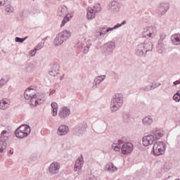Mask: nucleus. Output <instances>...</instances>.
<instances>
[{
  "label": "nucleus",
  "instance_id": "f257e3e1",
  "mask_svg": "<svg viewBox=\"0 0 180 180\" xmlns=\"http://www.w3.org/2000/svg\"><path fill=\"white\" fill-rule=\"evenodd\" d=\"M112 149L114 151H120L122 150V154L123 155H127L133 151V143L130 142H124L123 139L115 141L112 146Z\"/></svg>",
  "mask_w": 180,
  "mask_h": 180
},
{
  "label": "nucleus",
  "instance_id": "f03ea898",
  "mask_svg": "<svg viewBox=\"0 0 180 180\" xmlns=\"http://www.w3.org/2000/svg\"><path fill=\"white\" fill-rule=\"evenodd\" d=\"M153 51V43L148 39H145L143 42H141L138 44L136 49V55L139 57H146V54L148 51Z\"/></svg>",
  "mask_w": 180,
  "mask_h": 180
},
{
  "label": "nucleus",
  "instance_id": "7ed1b4c3",
  "mask_svg": "<svg viewBox=\"0 0 180 180\" xmlns=\"http://www.w3.org/2000/svg\"><path fill=\"white\" fill-rule=\"evenodd\" d=\"M24 96L25 99L30 101V103L32 106H37V105L43 103V100L37 97L36 90L34 89L28 88L26 89L24 93Z\"/></svg>",
  "mask_w": 180,
  "mask_h": 180
},
{
  "label": "nucleus",
  "instance_id": "20e7f679",
  "mask_svg": "<svg viewBox=\"0 0 180 180\" xmlns=\"http://www.w3.org/2000/svg\"><path fill=\"white\" fill-rule=\"evenodd\" d=\"M123 106V94H116L113 96L111 103H110V109L112 112H116L119 110L120 108Z\"/></svg>",
  "mask_w": 180,
  "mask_h": 180
},
{
  "label": "nucleus",
  "instance_id": "39448f33",
  "mask_svg": "<svg viewBox=\"0 0 180 180\" xmlns=\"http://www.w3.org/2000/svg\"><path fill=\"white\" fill-rule=\"evenodd\" d=\"M71 37V32L65 30L58 33L54 39V45L56 46H61L64 41H67Z\"/></svg>",
  "mask_w": 180,
  "mask_h": 180
},
{
  "label": "nucleus",
  "instance_id": "423d86ee",
  "mask_svg": "<svg viewBox=\"0 0 180 180\" xmlns=\"http://www.w3.org/2000/svg\"><path fill=\"white\" fill-rule=\"evenodd\" d=\"M11 137V133L8 131H3L0 136V155H4L5 150L8 146L7 141Z\"/></svg>",
  "mask_w": 180,
  "mask_h": 180
},
{
  "label": "nucleus",
  "instance_id": "0eeeda50",
  "mask_svg": "<svg viewBox=\"0 0 180 180\" xmlns=\"http://www.w3.org/2000/svg\"><path fill=\"white\" fill-rule=\"evenodd\" d=\"M31 131L32 129L29 125L22 124L15 130V134L18 139H25L30 134Z\"/></svg>",
  "mask_w": 180,
  "mask_h": 180
},
{
  "label": "nucleus",
  "instance_id": "6e6552de",
  "mask_svg": "<svg viewBox=\"0 0 180 180\" xmlns=\"http://www.w3.org/2000/svg\"><path fill=\"white\" fill-rule=\"evenodd\" d=\"M102 11V7H101V4H94L92 7L87 8V19L88 20H92V19H95L96 16V13H99Z\"/></svg>",
  "mask_w": 180,
  "mask_h": 180
},
{
  "label": "nucleus",
  "instance_id": "1a4fd4ad",
  "mask_svg": "<svg viewBox=\"0 0 180 180\" xmlns=\"http://www.w3.org/2000/svg\"><path fill=\"white\" fill-rule=\"evenodd\" d=\"M116 49V43L115 41H109L103 45V54L105 57L111 56Z\"/></svg>",
  "mask_w": 180,
  "mask_h": 180
},
{
  "label": "nucleus",
  "instance_id": "9d476101",
  "mask_svg": "<svg viewBox=\"0 0 180 180\" xmlns=\"http://www.w3.org/2000/svg\"><path fill=\"white\" fill-rule=\"evenodd\" d=\"M153 152L154 155L160 156L162 155L165 153V145L163 142H155L153 144Z\"/></svg>",
  "mask_w": 180,
  "mask_h": 180
},
{
  "label": "nucleus",
  "instance_id": "9b49d317",
  "mask_svg": "<svg viewBox=\"0 0 180 180\" xmlns=\"http://www.w3.org/2000/svg\"><path fill=\"white\" fill-rule=\"evenodd\" d=\"M169 9V3L162 2L158 5L156 12L158 16H164L167 11Z\"/></svg>",
  "mask_w": 180,
  "mask_h": 180
},
{
  "label": "nucleus",
  "instance_id": "f8f14e48",
  "mask_svg": "<svg viewBox=\"0 0 180 180\" xmlns=\"http://www.w3.org/2000/svg\"><path fill=\"white\" fill-rule=\"evenodd\" d=\"M61 169V165L58 162H53L50 164L48 171L50 175H57L58 172H60V169Z\"/></svg>",
  "mask_w": 180,
  "mask_h": 180
},
{
  "label": "nucleus",
  "instance_id": "ddd939ff",
  "mask_svg": "<svg viewBox=\"0 0 180 180\" xmlns=\"http://www.w3.org/2000/svg\"><path fill=\"white\" fill-rule=\"evenodd\" d=\"M73 131L76 136H82L86 131V124H79L76 126Z\"/></svg>",
  "mask_w": 180,
  "mask_h": 180
},
{
  "label": "nucleus",
  "instance_id": "4468645a",
  "mask_svg": "<svg viewBox=\"0 0 180 180\" xmlns=\"http://www.w3.org/2000/svg\"><path fill=\"white\" fill-rule=\"evenodd\" d=\"M155 141V136L153 134H148L143 137V146L148 147L154 143Z\"/></svg>",
  "mask_w": 180,
  "mask_h": 180
},
{
  "label": "nucleus",
  "instance_id": "2eb2a0df",
  "mask_svg": "<svg viewBox=\"0 0 180 180\" xmlns=\"http://www.w3.org/2000/svg\"><path fill=\"white\" fill-rule=\"evenodd\" d=\"M71 115V110L67 107H62L59 110L58 116L60 119H67Z\"/></svg>",
  "mask_w": 180,
  "mask_h": 180
},
{
  "label": "nucleus",
  "instance_id": "dca6fc26",
  "mask_svg": "<svg viewBox=\"0 0 180 180\" xmlns=\"http://www.w3.org/2000/svg\"><path fill=\"white\" fill-rule=\"evenodd\" d=\"M11 99L8 98H4L0 100V110H6L11 108Z\"/></svg>",
  "mask_w": 180,
  "mask_h": 180
},
{
  "label": "nucleus",
  "instance_id": "f3484780",
  "mask_svg": "<svg viewBox=\"0 0 180 180\" xmlns=\"http://www.w3.org/2000/svg\"><path fill=\"white\" fill-rule=\"evenodd\" d=\"M69 131H70V128L66 125L62 124L59 126L57 131V134L58 136H67Z\"/></svg>",
  "mask_w": 180,
  "mask_h": 180
},
{
  "label": "nucleus",
  "instance_id": "a211bd4d",
  "mask_svg": "<svg viewBox=\"0 0 180 180\" xmlns=\"http://www.w3.org/2000/svg\"><path fill=\"white\" fill-rule=\"evenodd\" d=\"M106 79V75H101L95 77L94 81L93 82L92 89H96L97 86L101 85V83L103 82L104 79Z\"/></svg>",
  "mask_w": 180,
  "mask_h": 180
},
{
  "label": "nucleus",
  "instance_id": "6ab92c4d",
  "mask_svg": "<svg viewBox=\"0 0 180 180\" xmlns=\"http://www.w3.org/2000/svg\"><path fill=\"white\" fill-rule=\"evenodd\" d=\"M153 135L155 136V140H160L164 136V130L161 129H155L152 131Z\"/></svg>",
  "mask_w": 180,
  "mask_h": 180
},
{
  "label": "nucleus",
  "instance_id": "aec40b11",
  "mask_svg": "<svg viewBox=\"0 0 180 180\" xmlns=\"http://www.w3.org/2000/svg\"><path fill=\"white\" fill-rule=\"evenodd\" d=\"M110 9L112 12H119V11H120V4L117 1H111L110 4Z\"/></svg>",
  "mask_w": 180,
  "mask_h": 180
},
{
  "label": "nucleus",
  "instance_id": "412c9836",
  "mask_svg": "<svg viewBox=\"0 0 180 180\" xmlns=\"http://www.w3.org/2000/svg\"><path fill=\"white\" fill-rule=\"evenodd\" d=\"M171 41L174 46L180 45V34H174L171 36Z\"/></svg>",
  "mask_w": 180,
  "mask_h": 180
},
{
  "label": "nucleus",
  "instance_id": "4be33fe9",
  "mask_svg": "<svg viewBox=\"0 0 180 180\" xmlns=\"http://www.w3.org/2000/svg\"><path fill=\"white\" fill-rule=\"evenodd\" d=\"M142 122L144 126L148 127L153 124V122H154V120H153V117H151V116H147L143 118Z\"/></svg>",
  "mask_w": 180,
  "mask_h": 180
},
{
  "label": "nucleus",
  "instance_id": "5701e85b",
  "mask_svg": "<svg viewBox=\"0 0 180 180\" xmlns=\"http://www.w3.org/2000/svg\"><path fill=\"white\" fill-rule=\"evenodd\" d=\"M82 165H84V159L82 158H77L75 164V171L81 169Z\"/></svg>",
  "mask_w": 180,
  "mask_h": 180
},
{
  "label": "nucleus",
  "instance_id": "b1692460",
  "mask_svg": "<svg viewBox=\"0 0 180 180\" xmlns=\"http://www.w3.org/2000/svg\"><path fill=\"white\" fill-rule=\"evenodd\" d=\"M131 115L129 112H125L122 113V122L124 123H129L131 122Z\"/></svg>",
  "mask_w": 180,
  "mask_h": 180
},
{
  "label": "nucleus",
  "instance_id": "393cba45",
  "mask_svg": "<svg viewBox=\"0 0 180 180\" xmlns=\"http://www.w3.org/2000/svg\"><path fill=\"white\" fill-rule=\"evenodd\" d=\"M67 15V7L62 6L58 8V16H65Z\"/></svg>",
  "mask_w": 180,
  "mask_h": 180
},
{
  "label": "nucleus",
  "instance_id": "a878e982",
  "mask_svg": "<svg viewBox=\"0 0 180 180\" xmlns=\"http://www.w3.org/2000/svg\"><path fill=\"white\" fill-rule=\"evenodd\" d=\"M60 67L57 65H54L52 68V70L49 71V75L51 77H56L58 72H60Z\"/></svg>",
  "mask_w": 180,
  "mask_h": 180
},
{
  "label": "nucleus",
  "instance_id": "bb28decb",
  "mask_svg": "<svg viewBox=\"0 0 180 180\" xmlns=\"http://www.w3.org/2000/svg\"><path fill=\"white\" fill-rule=\"evenodd\" d=\"M157 36V28L155 27L150 26L149 27V37L150 39H154Z\"/></svg>",
  "mask_w": 180,
  "mask_h": 180
},
{
  "label": "nucleus",
  "instance_id": "cd10ccee",
  "mask_svg": "<svg viewBox=\"0 0 180 180\" xmlns=\"http://www.w3.org/2000/svg\"><path fill=\"white\" fill-rule=\"evenodd\" d=\"M52 108L51 115L52 116H56L57 115V112L58 110V104L56 102H53L51 104Z\"/></svg>",
  "mask_w": 180,
  "mask_h": 180
},
{
  "label": "nucleus",
  "instance_id": "c85d7f7f",
  "mask_svg": "<svg viewBox=\"0 0 180 180\" xmlns=\"http://www.w3.org/2000/svg\"><path fill=\"white\" fill-rule=\"evenodd\" d=\"M165 51V45L164 44V42H158L157 45L158 53H160V54H162V53H164Z\"/></svg>",
  "mask_w": 180,
  "mask_h": 180
},
{
  "label": "nucleus",
  "instance_id": "c756f323",
  "mask_svg": "<svg viewBox=\"0 0 180 180\" xmlns=\"http://www.w3.org/2000/svg\"><path fill=\"white\" fill-rule=\"evenodd\" d=\"M106 169L109 172H116L117 171V167L113 165V163H109L106 165Z\"/></svg>",
  "mask_w": 180,
  "mask_h": 180
},
{
  "label": "nucleus",
  "instance_id": "7c9ffc66",
  "mask_svg": "<svg viewBox=\"0 0 180 180\" xmlns=\"http://www.w3.org/2000/svg\"><path fill=\"white\" fill-rule=\"evenodd\" d=\"M154 89V86H153L152 83L149 85L145 86L140 89V91H143V92H148L149 91H153Z\"/></svg>",
  "mask_w": 180,
  "mask_h": 180
},
{
  "label": "nucleus",
  "instance_id": "2f4dec72",
  "mask_svg": "<svg viewBox=\"0 0 180 180\" xmlns=\"http://www.w3.org/2000/svg\"><path fill=\"white\" fill-rule=\"evenodd\" d=\"M143 37H150V27H146L142 32Z\"/></svg>",
  "mask_w": 180,
  "mask_h": 180
},
{
  "label": "nucleus",
  "instance_id": "473e14b6",
  "mask_svg": "<svg viewBox=\"0 0 180 180\" xmlns=\"http://www.w3.org/2000/svg\"><path fill=\"white\" fill-rule=\"evenodd\" d=\"M91 46H92V43L91 42L90 40H88L86 45L83 51L84 54H88V53L89 52V49H91Z\"/></svg>",
  "mask_w": 180,
  "mask_h": 180
},
{
  "label": "nucleus",
  "instance_id": "72a5a7b5",
  "mask_svg": "<svg viewBox=\"0 0 180 180\" xmlns=\"http://www.w3.org/2000/svg\"><path fill=\"white\" fill-rule=\"evenodd\" d=\"M26 70L27 72H32V71H34V65H33L32 63L27 64Z\"/></svg>",
  "mask_w": 180,
  "mask_h": 180
},
{
  "label": "nucleus",
  "instance_id": "f704fd0d",
  "mask_svg": "<svg viewBox=\"0 0 180 180\" xmlns=\"http://www.w3.org/2000/svg\"><path fill=\"white\" fill-rule=\"evenodd\" d=\"M173 99L175 101V102H180V90H178L173 96Z\"/></svg>",
  "mask_w": 180,
  "mask_h": 180
},
{
  "label": "nucleus",
  "instance_id": "c9c22d12",
  "mask_svg": "<svg viewBox=\"0 0 180 180\" xmlns=\"http://www.w3.org/2000/svg\"><path fill=\"white\" fill-rule=\"evenodd\" d=\"M14 9L13 7H12V6L11 5H7L6 7V12H7V13H13Z\"/></svg>",
  "mask_w": 180,
  "mask_h": 180
},
{
  "label": "nucleus",
  "instance_id": "e433bc0d",
  "mask_svg": "<svg viewBox=\"0 0 180 180\" xmlns=\"http://www.w3.org/2000/svg\"><path fill=\"white\" fill-rule=\"evenodd\" d=\"M167 37V34L162 33L160 34V39L158 41L159 43H164V40H165V38Z\"/></svg>",
  "mask_w": 180,
  "mask_h": 180
},
{
  "label": "nucleus",
  "instance_id": "4c0bfd02",
  "mask_svg": "<svg viewBox=\"0 0 180 180\" xmlns=\"http://www.w3.org/2000/svg\"><path fill=\"white\" fill-rule=\"evenodd\" d=\"M163 169H165V171H169V169H171V164L169 163V162H166L163 166Z\"/></svg>",
  "mask_w": 180,
  "mask_h": 180
},
{
  "label": "nucleus",
  "instance_id": "58836bf2",
  "mask_svg": "<svg viewBox=\"0 0 180 180\" xmlns=\"http://www.w3.org/2000/svg\"><path fill=\"white\" fill-rule=\"evenodd\" d=\"M43 47H44V42H40L39 44H38V46H37L34 49L37 51H39L40 50H41V49H43Z\"/></svg>",
  "mask_w": 180,
  "mask_h": 180
},
{
  "label": "nucleus",
  "instance_id": "ea45409f",
  "mask_svg": "<svg viewBox=\"0 0 180 180\" xmlns=\"http://www.w3.org/2000/svg\"><path fill=\"white\" fill-rule=\"evenodd\" d=\"M26 39H27V37L20 38V37H17L15 39V41L16 43H23V41H25V40H26Z\"/></svg>",
  "mask_w": 180,
  "mask_h": 180
},
{
  "label": "nucleus",
  "instance_id": "a19ab883",
  "mask_svg": "<svg viewBox=\"0 0 180 180\" xmlns=\"http://www.w3.org/2000/svg\"><path fill=\"white\" fill-rule=\"evenodd\" d=\"M8 82V79L1 78L0 80V88H2Z\"/></svg>",
  "mask_w": 180,
  "mask_h": 180
},
{
  "label": "nucleus",
  "instance_id": "79ce46f5",
  "mask_svg": "<svg viewBox=\"0 0 180 180\" xmlns=\"http://www.w3.org/2000/svg\"><path fill=\"white\" fill-rule=\"evenodd\" d=\"M96 37L99 38V37H105V35H103V32H101L100 30L98 31H96Z\"/></svg>",
  "mask_w": 180,
  "mask_h": 180
},
{
  "label": "nucleus",
  "instance_id": "37998d69",
  "mask_svg": "<svg viewBox=\"0 0 180 180\" xmlns=\"http://www.w3.org/2000/svg\"><path fill=\"white\" fill-rule=\"evenodd\" d=\"M70 21V18L67 16H65L64 18V19L62 20V23L60 25V27H63V26H64V25H65V23H67V22Z\"/></svg>",
  "mask_w": 180,
  "mask_h": 180
},
{
  "label": "nucleus",
  "instance_id": "c03bdc74",
  "mask_svg": "<svg viewBox=\"0 0 180 180\" xmlns=\"http://www.w3.org/2000/svg\"><path fill=\"white\" fill-rule=\"evenodd\" d=\"M123 25H126V20L122 21V22L121 24L118 23L116 25H115L113 27L114 30H115V29H119V27H122V26H123Z\"/></svg>",
  "mask_w": 180,
  "mask_h": 180
},
{
  "label": "nucleus",
  "instance_id": "a18cd8bd",
  "mask_svg": "<svg viewBox=\"0 0 180 180\" xmlns=\"http://www.w3.org/2000/svg\"><path fill=\"white\" fill-rule=\"evenodd\" d=\"M36 53H37V51L35 48L30 51V54L32 57H34V56H36Z\"/></svg>",
  "mask_w": 180,
  "mask_h": 180
},
{
  "label": "nucleus",
  "instance_id": "49530a36",
  "mask_svg": "<svg viewBox=\"0 0 180 180\" xmlns=\"http://www.w3.org/2000/svg\"><path fill=\"white\" fill-rule=\"evenodd\" d=\"M151 84L153 86V89H155V88H158V86H161V83L152 82Z\"/></svg>",
  "mask_w": 180,
  "mask_h": 180
},
{
  "label": "nucleus",
  "instance_id": "de8ad7c7",
  "mask_svg": "<svg viewBox=\"0 0 180 180\" xmlns=\"http://www.w3.org/2000/svg\"><path fill=\"white\" fill-rule=\"evenodd\" d=\"M100 32H103V34L105 36V34H106V27H101L99 28Z\"/></svg>",
  "mask_w": 180,
  "mask_h": 180
},
{
  "label": "nucleus",
  "instance_id": "09e8293b",
  "mask_svg": "<svg viewBox=\"0 0 180 180\" xmlns=\"http://www.w3.org/2000/svg\"><path fill=\"white\" fill-rule=\"evenodd\" d=\"M112 77L114 79H119V75L115 72H112Z\"/></svg>",
  "mask_w": 180,
  "mask_h": 180
},
{
  "label": "nucleus",
  "instance_id": "8fccbe9b",
  "mask_svg": "<svg viewBox=\"0 0 180 180\" xmlns=\"http://www.w3.org/2000/svg\"><path fill=\"white\" fill-rule=\"evenodd\" d=\"M113 30H115V28H114V27H108V28H107V27H105V32H106L107 33H109V32H112V31H113Z\"/></svg>",
  "mask_w": 180,
  "mask_h": 180
},
{
  "label": "nucleus",
  "instance_id": "3c124183",
  "mask_svg": "<svg viewBox=\"0 0 180 180\" xmlns=\"http://www.w3.org/2000/svg\"><path fill=\"white\" fill-rule=\"evenodd\" d=\"M6 2V0H0V6H4Z\"/></svg>",
  "mask_w": 180,
  "mask_h": 180
},
{
  "label": "nucleus",
  "instance_id": "603ef678",
  "mask_svg": "<svg viewBox=\"0 0 180 180\" xmlns=\"http://www.w3.org/2000/svg\"><path fill=\"white\" fill-rule=\"evenodd\" d=\"M54 94H56V90L54 89L51 90L49 92V96H51V95H54Z\"/></svg>",
  "mask_w": 180,
  "mask_h": 180
},
{
  "label": "nucleus",
  "instance_id": "864d4df0",
  "mask_svg": "<svg viewBox=\"0 0 180 180\" xmlns=\"http://www.w3.org/2000/svg\"><path fill=\"white\" fill-rule=\"evenodd\" d=\"M174 85H179V84H180V80H176V81H175V82H174Z\"/></svg>",
  "mask_w": 180,
  "mask_h": 180
},
{
  "label": "nucleus",
  "instance_id": "5fc2aeb1",
  "mask_svg": "<svg viewBox=\"0 0 180 180\" xmlns=\"http://www.w3.org/2000/svg\"><path fill=\"white\" fill-rule=\"evenodd\" d=\"M77 46L79 47V49H82L84 47V45L81 42H78Z\"/></svg>",
  "mask_w": 180,
  "mask_h": 180
},
{
  "label": "nucleus",
  "instance_id": "6e6d98bb",
  "mask_svg": "<svg viewBox=\"0 0 180 180\" xmlns=\"http://www.w3.org/2000/svg\"><path fill=\"white\" fill-rule=\"evenodd\" d=\"M63 78H64V75L61 76L60 79L63 80Z\"/></svg>",
  "mask_w": 180,
  "mask_h": 180
},
{
  "label": "nucleus",
  "instance_id": "4d7b16f0",
  "mask_svg": "<svg viewBox=\"0 0 180 180\" xmlns=\"http://www.w3.org/2000/svg\"><path fill=\"white\" fill-rule=\"evenodd\" d=\"M11 154H13V152L12 150H10Z\"/></svg>",
  "mask_w": 180,
  "mask_h": 180
},
{
  "label": "nucleus",
  "instance_id": "13d9d810",
  "mask_svg": "<svg viewBox=\"0 0 180 180\" xmlns=\"http://www.w3.org/2000/svg\"><path fill=\"white\" fill-rule=\"evenodd\" d=\"M175 180H180L179 179H175Z\"/></svg>",
  "mask_w": 180,
  "mask_h": 180
},
{
  "label": "nucleus",
  "instance_id": "bf43d9fd",
  "mask_svg": "<svg viewBox=\"0 0 180 180\" xmlns=\"http://www.w3.org/2000/svg\"><path fill=\"white\" fill-rule=\"evenodd\" d=\"M31 160H33V158H32V157H30Z\"/></svg>",
  "mask_w": 180,
  "mask_h": 180
}]
</instances>
